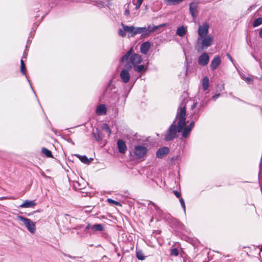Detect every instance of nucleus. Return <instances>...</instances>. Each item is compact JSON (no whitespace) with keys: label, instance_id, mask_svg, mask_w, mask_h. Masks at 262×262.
Segmentation results:
<instances>
[{"label":"nucleus","instance_id":"09e8293b","mask_svg":"<svg viewBox=\"0 0 262 262\" xmlns=\"http://www.w3.org/2000/svg\"><path fill=\"white\" fill-rule=\"evenodd\" d=\"M167 25V24H160L158 26H156V27H157V29L160 28H162V27H163Z\"/></svg>","mask_w":262,"mask_h":262},{"label":"nucleus","instance_id":"4d7b16f0","mask_svg":"<svg viewBox=\"0 0 262 262\" xmlns=\"http://www.w3.org/2000/svg\"><path fill=\"white\" fill-rule=\"evenodd\" d=\"M233 98L234 99H237V100L239 101H242V102H244V101H243L242 100H241V99L237 98V97H234V96H233Z\"/></svg>","mask_w":262,"mask_h":262},{"label":"nucleus","instance_id":"b1692460","mask_svg":"<svg viewBox=\"0 0 262 262\" xmlns=\"http://www.w3.org/2000/svg\"><path fill=\"white\" fill-rule=\"evenodd\" d=\"M133 67L134 71L138 73H141L142 72L145 71L146 70V68L143 64L135 65Z\"/></svg>","mask_w":262,"mask_h":262},{"label":"nucleus","instance_id":"f257e3e1","mask_svg":"<svg viewBox=\"0 0 262 262\" xmlns=\"http://www.w3.org/2000/svg\"><path fill=\"white\" fill-rule=\"evenodd\" d=\"M186 106L182 104L180 106L177 111L176 118L173 123L167 129L165 135V140L170 141L176 138L177 132H182L184 126L186 124Z\"/></svg>","mask_w":262,"mask_h":262},{"label":"nucleus","instance_id":"6ab92c4d","mask_svg":"<svg viewBox=\"0 0 262 262\" xmlns=\"http://www.w3.org/2000/svg\"><path fill=\"white\" fill-rule=\"evenodd\" d=\"M20 72L21 73H22V74L26 76L27 79V80L28 81V82L29 83H30V80L28 79L27 76V70H26V65L24 63V61H23V59H21L20 60ZM31 85V84H30Z\"/></svg>","mask_w":262,"mask_h":262},{"label":"nucleus","instance_id":"052dcab7","mask_svg":"<svg viewBox=\"0 0 262 262\" xmlns=\"http://www.w3.org/2000/svg\"><path fill=\"white\" fill-rule=\"evenodd\" d=\"M23 58H26V56L25 54L24 55Z\"/></svg>","mask_w":262,"mask_h":262},{"label":"nucleus","instance_id":"e2e57ef3","mask_svg":"<svg viewBox=\"0 0 262 262\" xmlns=\"http://www.w3.org/2000/svg\"><path fill=\"white\" fill-rule=\"evenodd\" d=\"M260 79L262 80V76L260 77Z\"/></svg>","mask_w":262,"mask_h":262},{"label":"nucleus","instance_id":"13d9d810","mask_svg":"<svg viewBox=\"0 0 262 262\" xmlns=\"http://www.w3.org/2000/svg\"><path fill=\"white\" fill-rule=\"evenodd\" d=\"M261 162H260V163H259V169H261ZM260 174V170H259L258 176H259Z\"/></svg>","mask_w":262,"mask_h":262},{"label":"nucleus","instance_id":"49530a36","mask_svg":"<svg viewBox=\"0 0 262 262\" xmlns=\"http://www.w3.org/2000/svg\"><path fill=\"white\" fill-rule=\"evenodd\" d=\"M238 73L241 78L243 80H245L246 77L245 76L244 74L240 71H238Z\"/></svg>","mask_w":262,"mask_h":262},{"label":"nucleus","instance_id":"a211bd4d","mask_svg":"<svg viewBox=\"0 0 262 262\" xmlns=\"http://www.w3.org/2000/svg\"><path fill=\"white\" fill-rule=\"evenodd\" d=\"M184 0H164L165 4L167 6H174L178 5Z\"/></svg>","mask_w":262,"mask_h":262},{"label":"nucleus","instance_id":"473e14b6","mask_svg":"<svg viewBox=\"0 0 262 262\" xmlns=\"http://www.w3.org/2000/svg\"><path fill=\"white\" fill-rule=\"evenodd\" d=\"M262 24V17H258L255 19L253 24V27H256Z\"/></svg>","mask_w":262,"mask_h":262},{"label":"nucleus","instance_id":"0eeeda50","mask_svg":"<svg viewBox=\"0 0 262 262\" xmlns=\"http://www.w3.org/2000/svg\"><path fill=\"white\" fill-rule=\"evenodd\" d=\"M129 60L133 67L135 65H137L142 61V58L141 55L138 54H132Z\"/></svg>","mask_w":262,"mask_h":262},{"label":"nucleus","instance_id":"3c124183","mask_svg":"<svg viewBox=\"0 0 262 262\" xmlns=\"http://www.w3.org/2000/svg\"><path fill=\"white\" fill-rule=\"evenodd\" d=\"M227 56L228 57V59L232 62H233V58L231 57V56L230 55V54H227Z\"/></svg>","mask_w":262,"mask_h":262},{"label":"nucleus","instance_id":"412c9836","mask_svg":"<svg viewBox=\"0 0 262 262\" xmlns=\"http://www.w3.org/2000/svg\"><path fill=\"white\" fill-rule=\"evenodd\" d=\"M177 34L180 37H183L186 34V30L184 26L179 27L177 30Z\"/></svg>","mask_w":262,"mask_h":262},{"label":"nucleus","instance_id":"7ed1b4c3","mask_svg":"<svg viewBox=\"0 0 262 262\" xmlns=\"http://www.w3.org/2000/svg\"><path fill=\"white\" fill-rule=\"evenodd\" d=\"M147 151V148L143 145H135L134 150V156L138 159L143 158L146 155Z\"/></svg>","mask_w":262,"mask_h":262},{"label":"nucleus","instance_id":"c85d7f7f","mask_svg":"<svg viewBox=\"0 0 262 262\" xmlns=\"http://www.w3.org/2000/svg\"><path fill=\"white\" fill-rule=\"evenodd\" d=\"M146 28H147V31H149V34H150L152 32L156 31L157 30V27H156V26H155L153 24H150V25H148V26L146 27Z\"/></svg>","mask_w":262,"mask_h":262},{"label":"nucleus","instance_id":"8fccbe9b","mask_svg":"<svg viewBox=\"0 0 262 262\" xmlns=\"http://www.w3.org/2000/svg\"><path fill=\"white\" fill-rule=\"evenodd\" d=\"M92 226L90 224H88V225L85 227L84 230H88L89 229H92Z\"/></svg>","mask_w":262,"mask_h":262},{"label":"nucleus","instance_id":"bb28decb","mask_svg":"<svg viewBox=\"0 0 262 262\" xmlns=\"http://www.w3.org/2000/svg\"><path fill=\"white\" fill-rule=\"evenodd\" d=\"M133 50L130 49L123 57L120 59L121 62L127 60L132 55Z\"/></svg>","mask_w":262,"mask_h":262},{"label":"nucleus","instance_id":"ea45409f","mask_svg":"<svg viewBox=\"0 0 262 262\" xmlns=\"http://www.w3.org/2000/svg\"><path fill=\"white\" fill-rule=\"evenodd\" d=\"M143 0H137V4L136 6V9H138L140 8L141 6Z\"/></svg>","mask_w":262,"mask_h":262},{"label":"nucleus","instance_id":"f704fd0d","mask_svg":"<svg viewBox=\"0 0 262 262\" xmlns=\"http://www.w3.org/2000/svg\"><path fill=\"white\" fill-rule=\"evenodd\" d=\"M107 202L108 203H109L110 204H113V205H115L116 206H122L120 202L115 201L114 200H112V199H107Z\"/></svg>","mask_w":262,"mask_h":262},{"label":"nucleus","instance_id":"4468645a","mask_svg":"<svg viewBox=\"0 0 262 262\" xmlns=\"http://www.w3.org/2000/svg\"><path fill=\"white\" fill-rule=\"evenodd\" d=\"M198 4L196 3H191L189 4V11L191 16L194 18L196 16Z\"/></svg>","mask_w":262,"mask_h":262},{"label":"nucleus","instance_id":"9d476101","mask_svg":"<svg viewBox=\"0 0 262 262\" xmlns=\"http://www.w3.org/2000/svg\"><path fill=\"white\" fill-rule=\"evenodd\" d=\"M92 135L94 139L97 142L101 141L103 137L102 131L98 128H96L95 130H93Z\"/></svg>","mask_w":262,"mask_h":262},{"label":"nucleus","instance_id":"e433bc0d","mask_svg":"<svg viewBox=\"0 0 262 262\" xmlns=\"http://www.w3.org/2000/svg\"><path fill=\"white\" fill-rule=\"evenodd\" d=\"M179 254V250L177 248H174L171 249L170 255L172 256H178Z\"/></svg>","mask_w":262,"mask_h":262},{"label":"nucleus","instance_id":"4be33fe9","mask_svg":"<svg viewBox=\"0 0 262 262\" xmlns=\"http://www.w3.org/2000/svg\"><path fill=\"white\" fill-rule=\"evenodd\" d=\"M182 131H183L182 134V137L186 138L190 135V133L191 132V129H190L189 127H187L185 125L184 126V128H183Z\"/></svg>","mask_w":262,"mask_h":262},{"label":"nucleus","instance_id":"f3484780","mask_svg":"<svg viewBox=\"0 0 262 262\" xmlns=\"http://www.w3.org/2000/svg\"><path fill=\"white\" fill-rule=\"evenodd\" d=\"M76 156L80 159L81 162L86 164H89L91 162L92 160H93V159H88V157L84 155L80 156L79 155H76Z\"/></svg>","mask_w":262,"mask_h":262},{"label":"nucleus","instance_id":"c756f323","mask_svg":"<svg viewBox=\"0 0 262 262\" xmlns=\"http://www.w3.org/2000/svg\"><path fill=\"white\" fill-rule=\"evenodd\" d=\"M83 2H85L86 3H92L93 5H98L99 7H104V4L102 2H100L99 3H98L97 2L95 1H92L91 0H84Z\"/></svg>","mask_w":262,"mask_h":262},{"label":"nucleus","instance_id":"5fc2aeb1","mask_svg":"<svg viewBox=\"0 0 262 262\" xmlns=\"http://www.w3.org/2000/svg\"><path fill=\"white\" fill-rule=\"evenodd\" d=\"M197 102H194L193 105L191 106V110H193L196 106Z\"/></svg>","mask_w":262,"mask_h":262},{"label":"nucleus","instance_id":"79ce46f5","mask_svg":"<svg viewBox=\"0 0 262 262\" xmlns=\"http://www.w3.org/2000/svg\"><path fill=\"white\" fill-rule=\"evenodd\" d=\"M132 67L130 64V63L128 62H127L125 64V69L124 70H127V71L128 72L131 69Z\"/></svg>","mask_w":262,"mask_h":262},{"label":"nucleus","instance_id":"5701e85b","mask_svg":"<svg viewBox=\"0 0 262 262\" xmlns=\"http://www.w3.org/2000/svg\"><path fill=\"white\" fill-rule=\"evenodd\" d=\"M209 84V80L207 76H205L202 79V86L203 89L206 91L208 89Z\"/></svg>","mask_w":262,"mask_h":262},{"label":"nucleus","instance_id":"c03bdc74","mask_svg":"<svg viewBox=\"0 0 262 262\" xmlns=\"http://www.w3.org/2000/svg\"><path fill=\"white\" fill-rule=\"evenodd\" d=\"M194 121H191L190 124L188 125H187L186 126L187 127H189L190 129H191L192 130V129L193 128V127H194Z\"/></svg>","mask_w":262,"mask_h":262},{"label":"nucleus","instance_id":"7c9ffc66","mask_svg":"<svg viewBox=\"0 0 262 262\" xmlns=\"http://www.w3.org/2000/svg\"><path fill=\"white\" fill-rule=\"evenodd\" d=\"M142 34L141 35V38H145L147 36H148L149 35V31H148L147 30V28H146V27H142Z\"/></svg>","mask_w":262,"mask_h":262},{"label":"nucleus","instance_id":"39448f33","mask_svg":"<svg viewBox=\"0 0 262 262\" xmlns=\"http://www.w3.org/2000/svg\"><path fill=\"white\" fill-rule=\"evenodd\" d=\"M209 25L207 23H203L199 26L198 29V34L200 37H204L208 35Z\"/></svg>","mask_w":262,"mask_h":262},{"label":"nucleus","instance_id":"a878e982","mask_svg":"<svg viewBox=\"0 0 262 262\" xmlns=\"http://www.w3.org/2000/svg\"><path fill=\"white\" fill-rule=\"evenodd\" d=\"M92 229L94 231H101L103 230V226L102 224H94L92 226Z\"/></svg>","mask_w":262,"mask_h":262},{"label":"nucleus","instance_id":"aec40b11","mask_svg":"<svg viewBox=\"0 0 262 262\" xmlns=\"http://www.w3.org/2000/svg\"><path fill=\"white\" fill-rule=\"evenodd\" d=\"M121 26L125 31L130 33L132 34H134L135 27L133 26H128L124 25L123 23H121Z\"/></svg>","mask_w":262,"mask_h":262},{"label":"nucleus","instance_id":"4c0bfd02","mask_svg":"<svg viewBox=\"0 0 262 262\" xmlns=\"http://www.w3.org/2000/svg\"><path fill=\"white\" fill-rule=\"evenodd\" d=\"M179 200H180V202L181 205L182 207L183 208L184 211L185 212V211H186V207H185V204L184 200L182 198H181L179 199Z\"/></svg>","mask_w":262,"mask_h":262},{"label":"nucleus","instance_id":"c9c22d12","mask_svg":"<svg viewBox=\"0 0 262 262\" xmlns=\"http://www.w3.org/2000/svg\"><path fill=\"white\" fill-rule=\"evenodd\" d=\"M115 89V85H114V84L112 83V80H111L107 85L106 91H107V90L112 91L113 90H114Z\"/></svg>","mask_w":262,"mask_h":262},{"label":"nucleus","instance_id":"6e6552de","mask_svg":"<svg viewBox=\"0 0 262 262\" xmlns=\"http://www.w3.org/2000/svg\"><path fill=\"white\" fill-rule=\"evenodd\" d=\"M222 61L219 55H216L212 60L210 64V69L211 71L215 70L221 63Z\"/></svg>","mask_w":262,"mask_h":262},{"label":"nucleus","instance_id":"680f3d73","mask_svg":"<svg viewBox=\"0 0 262 262\" xmlns=\"http://www.w3.org/2000/svg\"><path fill=\"white\" fill-rule=\"evenodd\" d=\"M70 142L73 143V141L71 139H70Z\"/></svg>","mask_w":262,"mask_h":262},{"label":"nucleus","instance_id":"f03ea898","mask_svg":"<svg viewBox=\"0 0 262 262\" xmlns=\"http://www.w3.org/2000/svg\"><path fill=\"white\" fill-rule=\"evenodd\" d=\"M198 39V45L195 47V49L198 52H201L204 49H206L213 44V36L212 35H208L204 37Z\"/></svg>","mask_w":262,"mask_h":262},{"label":"nucleus","instance_id":"58836bf2","mask_svg":"<svg viewBox=\"0 0 262 262\" xmlns=\"http://www.w3.org/2000/svg\"><path fill=\"white\" fill-rule=\"evenodd\" d=\"M149 204H152L158 213H160L162 212V210L154 203L150 202Z\"/></svg>","mask_w":262,"mask_h":262},{"label":"nucleus","instance_id":"a19ab883","mask_svg":"<svg viewBox=\"0 0 262 262\" xmlns=\"http://www.w3.org/2000/svg\"><path fill=\"white\" fill-rule=\"evenodd\" d=\"M125 32L124 30H122L121 29H119V32H118V33H119V35L122 37H124L126 35V33H125Z\"/></svg>","mask_w":262,"mask_h":262},{"label":"nucleus","instance_id":"9b49d317","mask_svg":"<svg viewBox=\"0 0 262 262\" xmlns=\"http://www.w3.org/2000/svg\"><path fill=\"white\" fill-rule=\"evenodd\" d=\"M120 76L122 81L125 83L129 81L130 77L127 70H122L120 74Z\"/></svg>","mask_w":262,"mask_h":262},{"label":"nucleus","instance_id":"6e6d98bb","mask_svg":"<svg viewBox=\"0 0 262 262\" xmlns=\"http://www.w3.org/2000/svg\"><path fill=\"white\" fill-rule=\"evenodd\" d=\"M259 36L262 38V28L259 31Z\"/></svg>","mask_w":262,"mask_h":262},{"label":"nucleus","instance_id":"1a4fd4ad","mask_svg":"<svg viewBox=\"0 0 262 262\" xmlns=\"http://www.w3.org/2000/svg\"><path fill=\"white\" fill-rule=\"evenodd\" d=\"M169 149L167 147L160 148L156 152V157L159 159H162L169 153Z\"/></svg>","mask_w":262,"mask_h":262},{"label":"nucleus","instance_id":"603ef678","mask_svg":"<svg viewBox=\"0 0 262 262\" xmlns=\"http://www.w3.org/2000/svg\"><path fill=\"white\" fill-rule=\"evenodd\" d=\"M129 14V10L128 9H126L124 11V15L128 16Z\"/></svg>","mask_w":262,"mask_h":262},{"label":"nucleus","instance_id":"de8ad7c7","mask_svg":"<svg viewBox=\"0 0 262 262\" xmlns=\"http://www.w3.org/2000/svg\"><path fill=\"white\" fill-rule=\"evenodd\" d=\"M220 94H215V95H214V96H212V99L214 101H215L220 97Z\"/></svg>","mask_w":262,"mask_h":262},{"label":"nucleus","instance_id":"423d86ee","mask_svg":"<svg viewBox=\"0 0 262 262\" xmlns=\"http://www.w3.org/2000/svg\"><path fill=\"white\" fill-rule=\"evenodd\" d=\"M209 61V56L207 53H204L200 56L198 59V63L201 66H206Z\"/></svg>","mask_w":262,"mask_h":262},{"label":"nucleus","instance_id":"20e7f679","mask_svg":"<svg viewBox=\"0 0 262 262\" xmlns=\"http://www.w3.org/2000/svg\"><path fill=\"white\" fill-rule=\"evenodd\" d=\"M18 219L24 223L28 230L30 233H34L35 232V225L30 219L25 217L23 216H18Z\"/></svg>","mask_w":262,"mask_h":262},{"label":"nucleus","instance_id":"bf43d9fd","mask_svg":"<svg viewBox=\"0 0 262 262\" xmlns=\"http://www.w3.org/2000/svg\"><path fill=\"white\" fill-rule=\"evenodd\" d=\"M4 199V197H2L0 198V200H3Z\"/></svg>","mask_w":262,"mask_h":262},{"label":"nucleus","instance_id":"ddd939ff","mask_svg":"<svg viewBox=\"0 0 262 262\" xmlns=\"http://www.w3.org/2000/svg\"><path fill=\"white\" fill-rule=\"evenodd\" d=\"M117 145L119 152L121 154H124L127 149L125 142L122 140L119 139L117 141Z\"/></svg>","mask_w":262,"mask_h":262},{"label":"nucleus","instance_id":"2eb2a0df","mask_svg":"<svg viewBox=\"0 0 262 262\" xmlns=\"http://www.w3.org/2000/svg\"><path fill=\"white\" fill-rule=\"evenodd\" d=\"M150 43L149 41H145L142 43L140 46V51L143 54H146L149 51Z\"/></svg>","mask_w":262,"mask_h":262},{"label":"nucleus","instance_id":"72a5a7b5","mask_svg":"<svg viewBox=\"0 0 262 262\" xmlns=\"http://www.w3.org/2000/svg\"><path fill=\"white\" fill-rule=\"evenodd\" d=\"M142 27H138V28H135V31L134 32V34H131V37H134L136 35L138 34H142Z\"/></svg>","mask_w":262,"mask_h":262},{"label":"nucleus","instance_id":"864d4df0","mask_svg":"<svg viewBox=\"0 0 262 262\" xmlns=\"http://www.w3.org/2000/svg\"><path fill=\"white\" fill-rule=\"evenodd\" d=\"M183 262H190V261L187 257H184L183 258Z\"/></svg>","mask_w":262,"mask_h":262},{"label":"nucleus","instance_id":"393cba45","mask_svg":"<svg viewBox=\"0 0 262 262\" xmlns=\"http://www.w3.org/2000/svg\"><path fill=\"white\" fill-rule=\"evenodd\" d=\"M101 130L105 132L108 136H109L111 134V129L108 125L106 123L102 124V125H101Z\"/></svg>","mask_w":262,"mask_h":262},{"label":"nucleus","instance_id":"2f4dec72","mask_svg":"<svg viewBox=\"0 0 262 262\" xmlns=\"http://www.w3.org/2000/svg\"><path fill=\"white\" fill-rule=\"evenodd\" d=\"M136 256L139 260H144L145 259V256H144V254L142 250H137L136 251Z\"/></svg>","mask_w":262,"mask_h":262},{"label":"nucleus","instance_id":"cd10ccee","mask_svg":"<svg viewBox=\"0 0 262 262\" xmlns=\"http://www.w3.org/2000/svg\"><path fill=\"white\" fill-rule=\"evenodd\" d=\"M42 152L48 158H52V154L51 151L46 148V147H42L41 149Z\"/></svg>","mask_w":262,"mask_h":262},{"label":"nucleus","instance_id":"a18cd8bd","mask_svg":"<svg viewBox=\"0 0 262 262\" xmlns=\"http://www.w3.org/2000/svg\"><path fill=\"white\" fill-rule=\"evenodd\" d=\"M245 80L248 84H250L253 81V79L250 77H246Z\"/></svg>","mask_w":262,"mask_h":262},{"label":"nucleus","instance_id":"37998d69","mask_svg":"<svg viewBox=\"0 0 262 262\" xmlns=\"http://www.w3.org/2000/svg\"><path fill=\"white\" fill-rule=\"evenodd\" d=\"M173 193L176 195V196L178 198H181V193L179 192L178 190H174Z\"/></svg>","mask_w":262,"mask_h":262},{"label":"nucleus","instance_id":"dca6fc26","mask_svg":"<svg viewBox=\"0 0 262 262\" xmlns=\"http://www.w3.org/2000/svg\"><path fill=\"white\" fill-rule=\"evenodd\" d=\"M96 113L99 115H105L107 112V108L104 104H100L97 107Z\"/></svg>","mask_w":262,"mask_h":262},{"label":"nucleus","instance_id":"f8f14e48","mask_svg":"<svg viewBox=\"0 0 262 262\" xmlns=\"http://www.w3.org/2000/svg\"><path fill=\"white\" fill-rule=\"evenodd\" d=\"M36 205L34 201H31L29 200H25L23 203L19 206V208H33Z\"/></svg>","mask_w":262,"mask_h":262}]
</instances>
